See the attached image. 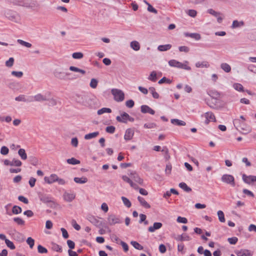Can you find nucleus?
I'll list each match as a JSON object with an SVG mask.
<instances>
[{
  "instance_id": "f257e3e1",
  "label": "nucleus",
  "mask_w": 256,
  "mask_h": 256,
  "mask_svg": "<svg viewBox=\"0 0 256 256\" xmlns=\"http://www.w3.org/2000/svg\"><path fill=\"white\" fill-rule=\"evenodd\" d=\"M54 76L60 80H72L80 77L79 74H73L70 72L56 71Z\"/></svg>"
},
{
  "instance_id": "f03ea898",
  "label": "nucleus",
  "mask_w": 256,
  "mask_h": 256,
  "mask_svg": "<svg viewBox=\"0 0 256 256\" xmlns=\"http://www.w3.org/2000/svg\"><path fill=\"white\" fill-rule=\"evenodd\" d=\"M234 124L237 129L239 127L244 134H248L252 131L250 126L246 124L244 122H240L238 119H235L234 120Z\"/></svg>"
},
{
  "instance_id": "7ed1b4c3",
  "label": "nucleus",
  "mask_w": 256,
  "mask_h": 256,
  "mask_svg": "<svg viewBox=\"0 0 256 256\" xmlns=\"http://www.w3.org/2000/svg\"><path fill=\"white\" fill-rule=\"evenodd\" d=\"M112 94L114 96V100L116 102H122L124 98V94L122 90L118 89H112Z\"/></svg>"
},
{
  "instance_id": "20e7f679",
  "label": "nucleus",
  "mask_w": 256,
  "mask_h": 256,
  "mask_svg": "<svg viewBox=\"0 0 256 256\" xmlns=\"http://www.w3.org/2000/svg\"><path fill=\"white\" fill-rule=\"evenodd\" d=\"M221 180L222 182L232 186H235L234 178L232 175L224 174L222 176Z\"/></svg>"
},
{
  "instance_id": "39448f33",
  "label": "nucleus",
  "mask_w": 256,
  "mask_h": 256,
  "mask_svg": "<svg viewBox=\"0 0 256 256\" xmlns=\"http://www.w3.org/2000/svg\"><path fill=\"white\" fill-rule=\"evenodd\" d=\"M202 116H204L206 118L204 123L206 124H208L210 122H215L216 121V117L212 112H206Z\"/></svg>"
},
{
  "instance_id": "423d86ee",
  "label": "nucleus",
  "mask_w": 256,
  "mask_h": 256,
  "mask_svg": "<svg viewBox=\"0 0 256 256\" xmlns=\"http://www.w3.org/2000/svg\"><path fill=\"white\" fill-rule=\"evenodd\" d=\"M15 100L18 102H33V97L32 96H27L24 94H20L15 98Z\"/></svg>"
},
{
  "instance_id": "0eeeda50",
  "label": "nucleus",
  "mask_w": 256,
  "mask_h": 256,
  "mask_svg": "<svg viewBox=\"0 0 256 256\" xmlns=\"http://www.w3.org/2000/svg\"><path fill=\"white\" fill-rule=\"evenodd\" d=\"M243 181L248 184L251 183L256 182V176H246V174H243L242 176Z\"/></svg>"
},
{
  "instance_id": "6e6552de",
  "label": "nucleus",
  "mask_w": 256,
  "mask_h": 256,
  "mask_svg": "<svg viewBox=\"0 0 256 256\" xmlns=\"http://www.w3.org/2000/svg\"><path fill=\"white\" fill-rule=\"evenodd\" d=\"M234 253L238 256H252V253L248 250L241 249L234 250Z\"/></svg>"
},
{
  "instance_id": "1a4fd4ad",
  "label": "nucleus",
  "mask_w": 256,
  "mask_h": 256,
  "mask_svg": "<svg viewBox=\"0 0 256 256\" xmlns=\"http://www.w3.org/2000/svg\"><path fill=\"white\" fill-rule=\"evenodd\" d=\"M4 164L6 166H22V162L20 160L14 158L12 161L6 160L4 161Z\"/></svg>"
},
{
  "instance_id": "9d476101",
  "label": "nucleus",
  "mask_w": 256,
  "mask_h": 256,
  "mask_svg": "<svg viewBox=\"0 0 256 256\" xmlns=\"http://www.w3.org/2000/svg\"><path fill=\"white\" fill-rule=\"evenodd\" d=\"M233 88H234V90H237L238 92H246L249 95H253L254 94H252L249 90H244L242 85L240 84L234 83L233 84Z\"/></svg>"
},
{
  "instance_id": "9b49d317",
  "label": "nucleus",
  "mask_w": 256,
  "mask_h": 256,
  "mask_svg": "<svg viewBox=\"0 0 256 256\" xmlns=\"http://www.w3.org/2000/svg\"><path fill=\"white\" fill-rule=\"evenodd\" d=\"M87 219L90 222L96 226H100L102 224V222L100 221L99 219L94 216H88Z\"/></svg>"
},
{
  "instance_id": "f8f14e48",
  "label": "nucleus",
  "mask_w": 256,
  "mask_h": 256,
  "mask_svg": "<svg viewBox=\"0 0 256 256\" xmlns=\"http://www.w3.org/2000/svg\"><path fill=\"white\" fill-rule=\"evenodd\" d=\"M44 180L48 184H52L56 182V180H58V176L56 174H52L50 176H45Z\"/></svg>"
},
{
  "instance_id": "ddd939ff",
  "label": "nucleus",
  "mask_w": 256,
  "mask_h": 256,
  "mask_svg": "<svg viewBox=\"0 0 256 256\" xmlns=\"http://www.w3.org/2000/svg\"><path fill=\"white\" fill-rule=\"evenodd\" d=\"M134 135V130L129 128L126 130L124 136V138L126 140H132Z\"/></svg>"
},
{
  "instance_id": "4468645a",
  "label": "nucleus",
  "mask_w": 256,
  "mask_h": 256,
  "mask_svg": "<svg viewBox=\"0 0 256 256\" xmlns=\"http://www.w3.org/2000/svg\"><path fill=\"white\" fill-rule=\"evenodd\" d=\"M33 97V101H36L38 102H42L46 100H48L49 98H47L46 96L43 95L41 94H38Z\"/></svg>"
},
{
  "instance_id": "2eb2a0df",
  "label": "nucleus",
  "mask_w": 256,
  "mask_h": 256,
  "mask_svg": "<svg viewBox=\"0 0 256 256\" xmlns=\"http://www.w3.org/2000/svg\"><path fill=\"white\" fill-rule=\"evenodd\" d=\"M108 222L110 225H114L120 223V219L114 214L110 215L108 218Z\"/></svg>"
},
{
  "instance_id": "dca6fc26",
  "label": "nucleus",
  "mask_w": 256,
  "mask_h": 256,
  "mask_svg": "<svg viewBox=\"0 0 256 256\" xmlns=\"http://www.w3.org/2000/svg\"><path fill=\"white\" fill-rule=\"evenodd\" d=\"M130 176L136 182L140 184H142L143 183V180L135 172H132L130 173Z\"/></svg>"
},
{
  "instance_id": "f3484780",
  "label": "nucleus",
  "mask_w": 256,
  "mask_h": 256,
  "mask_svg": "<svg viewBox=\"0 0 256 256\" xmlns=\"http://www.w3.org/2000/svg\"><path fill=\"white\" fill-rule=\"evenodd\" d=\"M141 112L143 114L149 113L151 114H154L155 112L150 107L146 105H142L140 107Z\"/></svg>"
},
{
  "instance_id": "a211bd4d",
  "label": "nucleus",
  "mask_w": 256,
  "mask_h": 256,
  "mask_svg": "<svg viewBox=\"0 0 256 256\" xmlns=\"http://www.w3.org/2000/svg\"><path fill=\"white\" fill-rule=\"evenodd\" d=\"M75 197L76 196L74 194L67 192H65L63 195L64 199L68 202H71L75 198Z\"/></svg>"
},
{
  "instance_id": "6ab92c4d",
  "label": "nucleus",
  "mask_w": 256,
  "mask_h": 256,
  "mask_svg": "<svg viewBox=\"0 0 256 256\" xmlns=\"http://www.w3.org/2000/svg\"><path fill=\"white\" fill-rule=\"evenodd\" d=\"M162 226V224L160 222H156L154 224L153 226L148 227V230L150 232H154L156 230L160 228Z\"/></svg>"
},
{
  "instance_id": "aec40b11",
  "label": "nucleus",
  "mask_w": 256,
  "mask_h": 256,
  "mask_svg": "<svg viewBox=\"0 0 256 256\" xmlns=\"http://www.w3.org/2000/svg\"><path fill=\"white\" fill-rule=\"evenodd\" d=\"M174 238L178 241H189L191 240L186 234H183L181 235H178Z\"/></svg>"
},
{
  "instance_id": "412c9836",
  "label": "nucleus",
  "mask_w": 256,
  "mask_h": 256,
  "mask_svg": "<svg viewBox=\"0 0 256 256\" xmlns=\"http://www.w3.org/2000/svg\"><path fill=\"white\" fill-rule=\"evenodd\" d=\"M40 200L44 203H48L52 202V198L49 196L44 194H39Z\"/></svg>"
},
{
  "instance_id": "4be33fe9",
  "label": "nucleus",
  "mask_w": 256,
  "mask_h": 256,
  "mask_svg": "<svg viewBox=\"0 0 256 256\" xmlns=\"http://www.w3.org/2000/svg\"><path fill=\"white\" fill-rule=\"evenodd\" d=\"M128 114L126 112H122L120 116H117L116 117V120L118 122H122L124 124H126L128 122L127 116L125 117L124 115Z\"/></svg>"
},
{
  "instance_id": "5701e85b",
  "label": "nucleus",
  "mask_w": 256,
  "mask_h": 256,
  "mask_svg": "<svg viewBox=\"0 0 256 256\" xmlns=\"http://www.w3.org/2000/svg\"><path fill=\"white\" fill-rule=\"evenodd\" d=\"M184 35L186 37H190L192 38H194L196 40H198L201 38L200 35L198 33H189V32H185Z\"/></svg>"
},
{
  "instance_id": "b1692460",
  "label": "nucleus",
  "mask_w": 256,
  "mask_h": 256,
  "mask_svg": "<svg viewBox=\"0 0 256 256\" xmlns=\"http://www.w3.org/2000/svg\"><path fill=\"white\" fill-rule=\"evenodd\" d=\"M76 100L78 102L84 104L87 100V96L82 94H76Z\"/></svg>"
},
{
  "instance_id": "393cba45",
  "label": "nucleus",
  "mask_w": 256,
  "mask_h": 256,
  "mask_svg": "<svg viewBox=\"0 0 256 256\" xmlns=\"http://www.w3.org/2000/svg\"><path fill=\"white\" fill-rule=\"evenodd\" d=\"M138 200L140 202V204L142 206L146 208H150V206L146 201L144 198L138 196Z\"/></svg>"
},
{
  "instance_id": "a878e982",
  "label": "nucleus",
  "mask_w": 256,
  "mask_h": 256,
  "mask_svg": "<svg viewBox=\"0 0 256 256\" xmlns=\"http://www.w3.org/2000/svg\"><path fill=\"white\" fill-rule=\"evenodd\" d=\"M69 70L70 71L80 73L82 75H84L86 73V72L84 70L80 69V68H79L77 67L74 66H70Z\"/></svg>"
},
{
  "instance_id": "bb28decb",
  "label": "nucleus",
  "mask_w": 256,
  "mask_h": 256,
  "mask_svg": "<svg viewBox=\"0 0 256 256\" xmlns=\"http://www.w3.org/2000/svg\"><path fill=\"white\" fill-rule=\"evenodd\" d=\"M244 23L243 21H238L237 20H234L233 21L231 28H238L244 26Z\"/></svg>"
},
{
  "instance_id": "cd10ccee",
  "label": "nucleus",
  "mask_w": 256,
  "mask_h": 256,
  "mask_svg": "<svg viewBox=\"0 0 256 256\" xmlns=\"http://www.w3.org/2000/svg\"><path fill=\"white\" fill-rule=\"evenodd\" d=\"M172 48V45L170 44H166L164 45H160L158 47V50L160 52H164L170 50Z\"/></svg>"
},
{
  "instance_id": "c85d7f7f",
  "label": "nucleus",
  "mask_w": 256,
  "mask_h": 256,
  "mask_svg": "<svg viewBox=\"0 0 256 256\" xmlns=\"http://www.w3.org/2000/svg\"><path fill=\"white\" fill-rule=\"evenodd\" d=\"M130 46L134 50L138 51L140 49V44L137 41H132L130 44Z\"/></svg>"
},
{
  "instance_id": "c756f323",
  "label": "nucleus",
  "mask_w": 256,
  "mask_h": 256,
  "mask_svg": "<svg viewBox=\"0 0 256 256\" xmlns=\"http://www.w3.org/2000/svg\"><path fill=\"white\" fill-rule=\"evenodd\" d=\"M221 68L226 72H230L231 71L230 66L227 63H222L220 64Z\"/></svg>"
},
{
  "instance_id": "7c9ffc66",
  "label": "nucleus",
  "mask_w": 256,
  "mask_h": 256,
  "mask_svg": "<svg viewBox=\"0 0 256 256\" xmlns=\"http://www.w3.org/2000/svg\"><path fill=\"white\" fill-rule=\"evenodd\" d=\"M179 186L186 192H189L192 191V188L188 186L185 182L180 183Z\"/></svg>"
},
{
  "instance_id": "2f4dec72",
  "label": "nucleus",
  "mask_w": 256,
  "mask_h": 256,
  "mask_svg": "<svg viewBox=\"0 0 256 256\" xmlns=\"http://www.w3.org/2000/svg\"><path fill=\"white\" fill-rule=\"evenodd\" d=\"M98 134V132H95L92 133H90L84 136V138L86 140H90L96 137Z\"/></svg>"
},
{
  "instance_id": "473e14b6",
  "label": "nucleus",
  "mask_w": 256,
  "mask_h": 256,
  "mask_svg": "<svg viewBox=\"0 0 256 256\" xmlns=\"http://www.w3.org/2000/svg\"><path fill=\"white\" fill-rule=\"evenodd\" d=\"M74 180L76 183H78V184H84L88 182V178L86 177H82V178L76 177L74 178Z\"/></svg>"
},
{
  "instance_id": "72a5a7b5",
  "label": "nucleus",
  "mask_w": 256,
  "mask_h": 256,
  "mask_svg": "<svg viewBox=\"0 0 256 256\" xmlns=\"http://www.w3.org/2000/svg\"><path fill=\"white\" fill-rule=\"evenodd\" d=\"M171 122L174 124H176L178 126H186V123L182 120H179L178 119H172Z\"/></svg>"
},
{
  "instance_id": "f704fd0d",
  "label": "nucleus",
  "mask_w": 256,
  "mask_h": 256,
  "mask_svg": "<svg viewBox=\"0 0 256 256\" xmlns=\"http://www.w3.org/2000/svg\"><path fill=\"white\" fill-rule=\"evenodd\" d=\"M18 154L22 160H25L27 158V154L24 149L20 148L18 151Z\"/></svg>"
},
{
  "instance_id": "c9c22d12",
  "label": "nucleus",
  "mask_w": 256,
  "mask_h": 256,
  "mask_svg": "<svg viewBox=\"0 0 256 256\" xmlns=\"http://www.w3.org/2000/svg\"><path fill=\"white\" fill-rule=\"evenodd\" d=\"M148 89L154 98L158 99L159 98V94L156 92V89L154 87H150Z\"/></svg>"
},
{
  "instance_id": "e433bc0d",
  "label": "nucleus",
  "mask_w": 256,
  "mask_h": 256,
  "mask_svg": "<svg viewBox=\"0 0 256 256\" xmlns=\"http://www.w3.org/2000/svg\"><path fill=\"white\" fill-rule=\"evenodd\" d=\"M196 68H208L209 66V64L207 62H198L196 64Z\"/></svg>"
},
{
  "instance_id": "4c0bfd02",
  "label": "nucleus",
  "mask_w": 256,
  "mask_h": 256,
  "mask_svg": "<svg viewBox=\"0 0 256 256\" xmlns=\"http://www.w3.org/2000/svg\"><path fill=\"white\" fill-rule=\"evenodd\" d=\"M112 112V110L110 108H103L99 110H98L97 113L98 115L102 114L104 113H110Z\"/></svg>"
},
{
  "instance_id": "58836bf2",
  "label": "nucleus",
  "mask_w": 256,
  "mask_h": 256,
  "mask_svg": "<svg viewBox=\"0 0 256 256\" xmlns=\"http://www.w3.org/2000/svg\"><path fill=\"white\" fill-rule=\"evenodd\" d=\"M180 62L175 60H171L168 62V64L170 66L172 67H176L178 68Z\"/></svg>"
},
{
  "instance_id": "ea45409f",
  "label": "nucleus",
  "mask_w": 256,
  "mask_h": 256,
  "mask_svg": "<svg viewBox=\"0 0 256 256\" xmlns=\"http://www.w3.org/2000/svg\"><path fill=\"white\" fill-rule=\"evenodd\" d=\"M52 250L58 252H61L62 251V247L54 242L52 243Z\"/></svg>"
},
{
  "instance_id": "a19ab883",
  "label": "nucleus",
  "mask_w": 256,
  "mask_h": 256,
  "mask_svg": "<svg viewBox=\"0 0 256 256\" xmlns=\"http://www.w3.org/2000/svg\"><path fill=\"white\" fill-rule=\"evenodd\" d=\"M22 210L20 206H14L12 208V212L14 214H18L22 212Z\"/></svg>"
},
{
  "instance_id": "79ce46f5",
  "label": "nucleus",
  "mask_w": 256,
  "mask_h": 256,
  "mask_svg": "<svg viewBox=\"0 0 256 256\" xmlns=\"http://www.w3.org/2000/svg\"><path fill=\"white\" fill-rule=\"evenodd\" d=\"M122 200L124 203V204L128 208H130L132 206L131 202L130 200L124 196H122L121 198Z\"/></svg>"
},
{
  "instance_id": "37998d69",
  "label": "nucleus",
  "mask_w": 256,
  "mask_h": 256,
  "mask_svg": "<svg viewBox=\"0 0 256 256\" xmlns=\"http://www.w3.org/2000/svg\"><path fill=\"white\" fill-rule=\"evenodd\" d=\"M66 162L68 164H74V165L80 164V162L79 160H78L74 158H71L68 159L66 160Z\"/></svg>"
},
{
  "instance_id": "c03bdc74",
  "label": "nucleus",
  "mask_w": 256,
  "mask_h": 256,
  "mask_svg": "<svg viewBox=\"0 0 256 256\" xmlns=\"http://www.w3.org/2000/svg\"><path fill=\"white\" fill-rule=\"evenodd\" d=\"M130 244L136 248L138 250H142L144 247L136 241H132Z\"/></svg>"
},
{
  "instance_id": "a18cd8bd",
  "label": "nucleus",
  "mask_w": 256,
  "mask_h": 256,
  "mask_svg": "<svg viewBox=\"0 0 256 256\" xmlns=\"http://www.w3.org/2000/svg\"><path fill=\"white\" fill-rule=\"evenodd\" d=\"M218 217L219 220L222 222H224L226 221L224 218V213L222 210H218Z\"/></svg>"
},
{
  "instance_id": "49530a36",
  "label": "nucleus",
  "mask_w": 256,
  "mask_h": 256,
  "mask_svg": "<svg viewBox=\"0 0 256 256\" xmlns=\"http://www.w3.org/2000/svg\"><path fill=\"white\" fill-rule=\"evenodd\" d=\"M188 61H186L184 64L180 62V64L178 68H182L188 70H190V67L188 66Z\"/></svg>"
},
{
  "instance_id": "de8ad7c7",
  "label": "nucleus",
  "mask_w": 256,
  "mask_h": 256,
  "mask_svg": "<svg viewBox=\"0 0 256 256\" xmlns=\"http://www.w3.org/2000/svg\"><path fill=\"white\" fill-rule=\"evenodd\" d=\"M148 79L152 82H156L157 80L156 72L152 71L149 76Z\"/></svg>"
},
{
  "instance_id": "09e8293b",
  "label": "nucleus",
  "mask_w": 256,
  "mask_h": 256,
  "mask_svg": "<svg viewBox=\"0 0 256 256\" xmlns=\"http://www.w3.org/2000/svg\"><path fill=\"white\" fill-rule=\"evenodd\" d=\"M17 42L19 44H20L23 46H24L26 48H30L32 46L31 44H30L28 42H25L22 40L18 39L17 40Z\"/></svg>"
},
{
  "instance_id": "8fccbe9b",
  "label": "nucleus",
  "mask_w": 256,
  "mask_h": 256,
  "mask_svg": "<svg viewBox=\"0 0 256 256\" xmlns=\"http://www.w3.org/2000/svg\"><path fill=\"white\" fill-rule=\"evenodd\" d=\"M72 57L74 59H81L84 57V54L81 52H76L72 54Z\"/></svg>"
},
{
  "instance_id": "3c124183",
  "label": "nucleus",
  "mask_w": 256,
  "mask_h": 256,
  "mask_svg": "<svg viewBox=\"0 0 256 256\" xmlns=\"http://www.w3.org/2000/svg\"><path fill=\"white\" fill-rule=\"evenodd\" d=\"M209 95L214 98H218L220 96V94L216 90H212L210 92Z\"/></svg>"
},
{
  "instance_id": "603ef678",
  "label": "nucleus",
  "mask_w": 256,
  "mask_h": 256,
  "mask_svg": "<svg viewBox=\"0 0 256 256\" xmlns=\"http://www.w3.org/2000/svg\"><path fill=\"white\" fill-rule=\"evenodd\" d=\"M16 239L19 242H23L24 240V237L21 233L17 232L16 236Z\"/></svg>"
},
{
  "instance_id": "864d4df0",
  "label": "nucleus",
  "mask_w": 256,
  "mask_h": 256,
  "mask_svg": "<svg viewBox=\"0 0 256 256\" xmlns=\"http://www.w3.org/2000/svg\"><path fill=\"white\" fill-rule=\"evenodd\" d=\"M14 221L20 226H23L25 224L24 221L22 218L18 217L14 218Z\"/></svg>"
},
{
  "instance_id": "5fc2aeb1",
  "label": "nucleus",
  "mask_w": 256,
  "mask_h": 256,
  "mask_svg": "<svg viewBox=\"0 0 256 256\" xmlns=\"http://www.w3.org/2000/svg\"><path fill=\"white\" fill-rule=\"evenodd\" d=\"M208 12L210 14L214 16L215 17H217L220 15H222V14H221L220 12H216L215 10H214L213 9H212V8L208 9Z\"/></svg>"
},
{
  "instance_id": "6e6d98bb",
  "label": "nucleus",
  "mask_w": 256,
  "mask_h": 256,
  "mask_svg": "<svg viewBox=\"0 0 256 256\" xmlns=\"http://www.w3.org/2000/svg\"><path fill=\"white\" fill-rule=\"evenodd\" d=\"M98 81L95 78H92L90 82V86L92 88H96L97 87Z\"/></svg>"
},
{
  "instance_id": "4d7b16f0",
  "label": "nucleus",
  "mask_w": 256,
  "mask_h": 256,
  "mask_svg": "<svg viewBox=\"0 0 256 256\" xmlns=\"http://www.w3.org/2000/svg\"><path fill=\"white\" fill-rule=\"evenodd\" d=\"M14 58H10L6 62V66L7 67L10 68L12 67L14 64Z\"/></svg>"
},
{
  "instance_id": "13d9d810",
  "label": "nucleus",
  "mask_w": 256,
  "mask_h": 256,
  "mask_svg": "<svg viewBox=\"0 0 256 256\" xmlns=\"http://www.w3.org/2000/svg\"><path fill=\"white\" fill-rule=\"evenodd\" d=\"M115 130H116L115 127L112 126H108L106 128V131L108 133H110V134H114L115 132Z\"/></svg>"
},
{
  "instance_id": "bf43d9fd",
  "label": "nucleus",
  "mask_w": 256,
  "mask_h": 256,
  "mask_svg": "<svg viewBox=\"0 0 256 256\" xmlns=\"http://www.w3.org/2000/svg\"><path fill=\"white\" fill-rule=\"evenodd\" d=\"M27 244L30 246V247L32 248L34 244V240L31 237H28L26 240Z\"/></svg>"
},
{
  "instance_id": "052dcab7",
  "label": "nucleus",
  "mask_w": 256,
  "mask_h": 256,
  "mask_svg": "<svg viewBox=\"0 0 256 256\" xmlns=\"http://www.w3.org/2000/svg\"><path fill=\"white\" fill-rule=\"evenodd\" d=\"M6 244L8 248H10L11 250L15 249L16 247L14 244V243L10 240H6Z\"/></svg>"
},
{
  "instance_id": "680f3d73",
  "label": "nucleus",
  "mask_w": 256,
  "mask_h": 256,
  "mask_svg": "<svg viewBox=\"0 0 256 256\" xmlns=\"http://www.w3.org/2000/svg\"><path fill=\"white\" fill-rule=\"evenodd\" d=\"M11 74L18 78H20L23 76V72H22L12 71Z\"/></svg>"
},
{
  "instance_id": "e2e57ef3",
  "label": "nucleus",
  "mask_w": 256,
  "mask_h": 256,
  "mask_svg": "<svg viewBox=\"0 0 256 256\" xmlns=\"http://www.w3.org/2000/svg\"><path fill=\"white\" fill-rule=\"evenodd\" d=\"M38 252L40 254H46L48 252V250H46V248L41 245L38 246Z\"/></svg>"
},
{
  "instance_id": "0e129e2a",
  "label": "nucleus",
  "mask_w": 256,
  "mask_h": 256,
  "mask_svg": "<svg viewBox=\"0 0 256 256\" xmlns=\"http://www.w3.org/2000/svg\"><path fill=\"white\" fill-rule=\"evenodd\" d=\"M228 242L231 244H235L238 240V238L234 236L232 238H230L228 239Z\"/></svg>"
},
{
  "instance_id": "69168bd1",
  "label": "nucleus",
  "mask_w": 256,
  "mask_h": 256,
  "mask_svg": "<svg viewBox=\"0 0 256 256\" xmlns=\"http://www.w3.org/2000/svg\"><path fill=\"white\" fill-rule=\"evenodd\" d=\"M144 128H153L156 126V124L151 122L148 124H145L144 126Z\"/></svg>"
},
{
  "instance_id": "338daca9",
  "label": "nucleus",
  "mask_w": 256,
  "mask_h": 256,
  "mask_svg": "<svg viewBox=\"0 0 256 256\" xmlns=\"http://www.w3.org/2000/svg\"><path fill=\"white\" fill-rule=\"evenodd\" d=\"M8 152H9V150L6 146H3L1 148V149H0L1 154H3V155H6L8 153Z\"/></svg>"
},
{
  "instance_id": "774afa93",
  "label": "nucleus",
  "mask_w": 256,
  "mask_h": 256,
  "mask_svg": "<svg viewBox=\"0 0 256 256\" xmlns=\"http://www.w3.org/2000/svg\"><path fill=\"white\" fill-rule=\"evenodd\" d=\"M177 222L179 223L186 224L188 220L186 218L178 216L176 220Z\"/></svg>"
}]
</instances>
